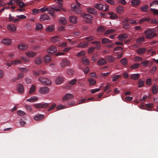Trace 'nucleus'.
I'll use <instances>...</instances> for the list:
<instances>
[{
  "label": "nucleus",
  "mask_w": 158,
  "mask_h": 158,
  "mask_svg": "<svg viewBox=\"0 0 158 158\" xmlns=\"http://www.w3.org/2000/svg\"><path fill=\"white\" fill-rule=\"evenodd\" d=\"M156 30L154 28H147L144 31L146 38L149 39L156 37L157 35V34L156 33Z\"/></svg>",
  "instance_id": "f257e3e1"
},
{
  "label": "nucleus",
  "mask_w": 158,
  "mask_h": 158,
  "mask_svg": "<svg viewBox=\"0 0 158 158\" xmlns=\"http://www.w3.org/2000/svg\"><path fill=\"white\" fill-rule=\"evenodd\" d=\"M76 5H75L74 4H72L71 5V10L73 11L75 13L78 14L80 13L81 12L79 8L81 5V4L80 3L77 2H76Z\"/></svg>",
  "instance_id": "f03ea898"
},
{
  "label": "nucleus",
  "mask_w": 158,
  "mask_h": 158,
  "mask_svg": "<svg viewBox=\"0 0 158 158\" xmlns=\"http://www.w3.org/2000/svg\"><path fill=\"white\" fill-rule=\"evenodd\" d=\"M39 80L40 81L46 85H50L51 83V81L50 80L42 77H40Z\"/></svg>",
  "instance_id": "7ed1b4c3"
},
{
  "label": "nucleus",
  "mask_w": 158,
  "mask_h": 158,
  "mask_svg": "<svg viewBox=\"0 0 158 158\" xmlns=\"http://www.w3.org/2000/svg\"><path fill=\"white\" fill-rule=\"evenodd\" d=\"M70 64V62L66 59H63L60 63V66L61 68H63L66 66H69Z\"/></svg>",
  "instance_id": "20e7f679"
},
{
  "label": "nucleus",
  "mask_w": 158,
  "mask_h": 158,
  "mask_svg": "<svg viewBox=\"0 0 158 158\" xmlns=\"http://www.w3.org/2000/svg\"><path fill=\"white\" fill-rule=\"evenodd\" d=\"M49 90V89L48 87H43L40 88L39 92L40 94H45L48 93Z\"/></svg>",
  "instance_id": "39448f33"
},
{
  "label": "nucleus",
  "mask_w": 158,
  "mask_h": 158,
  "mask_svg": "<svg viewBox=\"0 0 158 158\" xmlns=\"http://www.w3.org/2000/svg\"><path fill=\"white\" fill-rule=\"evenodd\" d=\"M128 21L129 19L128 18H126L123 19V28L127 29L130 27V26L129 23H128Z\"/></svg>",
  "instance_id": "423d86ee"
},
{
  "label": "nucleus",
  "mask_w": 158,
  "mask_h": 158,
  "mask_svg": "<svg viewBox=\"0 0 158 158\" xmlns=\"http://www.w3.org/2000/svg\"><path fill=\"white\" fill-rule=\"evenodd\" d=\"M36 52L32 51H27L25 53V55L29 57H34L36 55Z\"/></svg>",
  "instance_id": "0eeeda50"
},
{
  "label": "nucleus",
  "mask_w": 158,
  "mask_h": 158,
  "mask_svg": "<svg viewBox=\"0 0 158 158\" xmlns=\"http://www.w3.org/2000/svg\"><path fill=\"white\" fill-rule=\"evenodd\" d=\"M18 47L21 50H25L27 49L28 46L26 44L21 43L18 45Z\"/></svg>",
  "instance_id": "6e6552de"
},
{
  "label": "nucleus",
  "mask_w": 158,
  "mask_h": 158,
  "mask_svg": "<svg viewBox=\"0 0 158 158\" xmlns=\"http://www.w3.org/2000/svg\"><path fill=\"white\" fill-rule=\"evenodd\" d=\"M1 43L3 44L9 45L11 44L12 42L11 39L5 38L2 39L1 41Z\"/></svg>",
  "instance_id": "1a4fd4ad"
},
{
  "label": "nucleus",
  "mask_w": 158,
  "mask_h": 158,
  "mask_svg": "<svg viewBox=\"0 0 158 158\" xmlns=\"http://www.w3.org/2000/svg\"><path fill=\"white\" fill-rule=\"evenodd\" d=\"M74 96L73 94L68 93L66 94L63 97V100L66 101L68 99H72Z\"/></svg>",
  "instance_id": "9d476101"
},
{
  "label": "nucleus",
  "mask_w": 158,
  "mask_h": 158,
  "mask_svg": "<svg viewBox=\"0 0 158 158\" xmlns=\"http://www.w3.org/2000/svg\"><path fill=\"white\" fill-rule=\"evenodd\" d=\"M116 10L118 13H123L124 11L123 7L121 5H118L116 8Z\"/></svg>",
  "instance_id": "9b49d317"
},
{
  "label": "nucleus",
  "mask_w": 158,
  "mask_h": 158,
  "mask_svg": "<svg viewBox=\"0 0 158 158\" xmlns=\"http://www.w3.org/2000/svg\"><path fill=\"white\" fill-rule=\"evenodd\" d=\"M50 17L48 15L44 14L40 16V21H44L46 20H49Z\"/></svg>",
  "instance_id": "f8f14e48"
},
{
  "label": "nucleus",
  "mask_w": 158,
  "mask_h": 158,
  "mask_svg": "<svg viewBox=\"0 0 158 158\" xmlns=\"http://www.w3.org/2000/svg\"><path fill=\"white\" fill-rule=\"evenodd\" d=\"M44 115L41 114H38L35 115L34 117V119L37 121H40L44 119Z\"/></svg>",
  "instance_id": "ddd939ff"
},
{
  "label": "nucleus",
  "mask_w": 158,
  "mask_h": 158,
  "mask_svg": "<svg viewBox=\"0 0 158 158\" xmlns=\"http://www.w3.org/2000/svg\"><path fill=\"white\" fill-rule=\"evenodd\" d=\"M106 63L105 60L103 58H100L97 61V64L98 65L102 66L104 65Z\"/></svg>",
  "instance_id": "4468645a"
},
{
  "label": "nucleus",
  "mask_w": 158,
  "mask_h": 158,
  "mask_svg": "<svg viewBox=\"0 0 158 158\" xmlns=\"http://www.w3.org/2000/svg\"><path fill=\"white\" fill-rule=\"evenodd\" d=\"M61 40V38L57 35L53 36L51 38V41L53 43L58 42L60 41Z\"/></svg>",
  "instance_id": "2eb2a0df"
},
{
  "label": "nucleus",
  "mask_w": 158,
  "mask_h": 158,
  "mask_svg": "<svg viewBox=\"0 0 158 158\" xmlns=\"http://www.w3.org/2000/svg\"><path fill=\"white\" fill-rule=\"evenodd\" d=\"M47 51L49 53H52L57 51V48L56 47L52 46L48 48Z\"/></svg>",
  "instance_id": "dca6fc26"
},
{
  "label": "nucleus",
  "mask_w": 158,
  "mask_h": 158,
  "mask_svg": "<svg viewBox=\"0 0 158 158\" xmlns=\"http://www.w3.org/2000/svg\"><path fill=\"white\" fill-rule=\"evenodd\" d=\"M69 21L73 23H76L77 22V19L75 16L72 15L69 17Z\"/></svg>",
  "instance_id": "f3484780"
},
{
  "label": "nucleus",
  "mask_w": 158,
  "mask_h": 158,
  "mask_svg": "<svg viewBox=\"0 0 158 158\" xmlns=\"http://www.w3.org/2000/svg\"><path fill=\"white\" fill-rule=\"evenodd\" d=\"M17 88L19 92L20 93H23L24 90V87L22 84H18Z\"/></svg>",
  "instance_id": "a211bd4d"
},
{
  "label": "nucleus",
  "mask_w": 158,
  "mask_h": 158,
  "mask_svg": "<svg viewBox=\"0 0 158 158\" xmlns=\"http://www.w3.org/2000/svg\"><path fill=\"white\" fill-rule=\"evenodd\" d=\"M127 37V35L126 34H123L119 35L118 36V38L120 41H123L126 39Z\"/></svg>",
  "instance_id": "6ab92c4d"
},
{
  "label": "nucleus",
  "mask_w": 158,
  "mask_h": 158,
  "mask_svg": "<svg viewBox=\"0 0 158 158\" xmlns=\"http://www.w3.org/2000/svg\"><path fill=\"white\" fill-rule=\"evenodd\" d=\"M59 23L63 25H65L67 22L66 19L64 17H60L59 19Z\"/></svg>",
  "instance_id": "aec40b11"
},
{
  "label": "nucleus",
  "mask_w": 158,
  "mask_h": 158,
  "mask_svg": "<svg viewBox=\"0 0 158 158\" xmlns=\"http://www.w3.org/2000/svg\"><path fill=\"white\" fill-rule=\"evenodd\" d=\"M7 28L9 30L11 31H14L16 30V27L13 24L8 25Z\"/></svg>",
  "instance_id": "412c9836"
},
{
  "label": "nucleus",
  "mask_w": 158,
  "mask_h": 158,
  "mask_svg": "<svg viewBox=\"0 0 158 158\" xmlns=\"http://www.w3.org/2000/svg\"><path fill=\"white\" fill-rule=\"evenodd\" d=\"M15 2L18 4L20 8H23L25 6V4L22 1V0H15Z\"/></svg>",
  "instance_id": "4be33fe9"
},
{
  "label": "nucleus",
  "mask_w": 158,
  "mask_h": 158,
  "mask_svg": "<svg viewBox=\"0 0 158 158\" xmlns=\"http://www.w3.org/2000/svg\"><path fill=\"white\" fill-rule=\"evenodd\" d=\"M38 99V98L36 96L31 97L30 98L26 100L27 102H36Z\"/></svg>",
  "instance_id": "5701e85b"
},
{
  "label": "nucleus",
  "mask_w": 158,
  "mask_h": 158,
  "mask_svg": "<svg viewBox=\"0 0 158 158\" xmlns=\"http://www.w3.org/2000/svg\"><path fill=\"white\" fill-rule=\"evenodd\" d=\"M64 80V78L62 77H57L55 80V83L56 84H59L62 83Z\"/></svg>",
  "instance_id": "b1692460"
},
{
  "label": "nucleus",
  "mask_w": 158,
  "mask_h": 158,
  "mask_svg": "<svg viewBox=\"0 0 158 158\" xmlns=\"http://www.w3.org/2000/svg\"><path fill=\"white\" fill-rule=\"evenodd\" d=\"M94 6L96 9L100 10H103L104 7L103 5L99 3H96L94 4Z\"/></svg>",
  "instance_id": "393cba45"
},
{
  "label": "nucleus",
  "mask_w": 158,
  "mask_h": 158,
  "mask_svg": "<svg viewBox=\"0 0 158 158\" xmlns=\"http://www.w3.org/2000/svg\"><path fill=\"white\" fill-rule=\"evenodd\" d=\"M130 78L134 80H137L139 78V74L138 73L131 74Z\"/></svg>",
  "instance_id": "a878e982"
},
{
  "label": "nucleus",
  "mask_w": 158,
  "mask_h": 158,
  "mask_svg": "<svg viewBox=\"0 0 158 158\" xmlns=\"http://www.w3.org/2000/svg\"><path fill=\"white\" fill-rule=\"evenodd\" d=\"M87 11L89 13L94 15L97 14V11L94 8H88L87 9Z\"/></svg>",
  "instance_id": "bb28decb"
},
{
  "label": "nucleus",
  "mask_w": 158,
  "mask_h": 158,
  "mask_svg": "<svg viewBox=\"0 0 158 158\" xmlns=\"http://www.w3.org/2000/svg\"><path fill=\"white\" fill-rule=\"evenodd\" d=\"M55 29V26L52 25L49 26L46 29V31L47 32H50L53 31Z\"/></svg>",
  "instance_id": "cd10ccee"
},
{
  "label": "nucleus",
  "mask_w": 158,
  "mask_h": 158,
  "mask_svg": "<svg viewBox=\"0 0 158 158\" xmlns=\"http://www.w3.org/2000/svg\"><path fill=\"white\" fill-rule=\"evenodd\" d=\"M43 60L41 57H36L35 60V62L37 64H40L42 63Z\"/></svg>",
  "instance_id": "c85d7f7f"
},
{
  "label": "nucleus",
  "mask_w": 158,
  "mask_h": 158,
  "mask_svg": "<svg viewBox=\"0 0 158 158\" xmlns=\"http://www.w3.org/2000/svg\"><path fill=\"white\" fill-rule=\"evenodd\" d=\"M52 60L51 57L48 55H46L44 58V61L45 63L50 62Z\"/></svg>",
  "instance_id": "c756f323"
},
{
  "label": "nucleus",
  "mask_w": 158,
  "mask_h": 158,
  "mask_svg": "<svg viewBox=\"0 0 158 158\" xmlns=\"http://www.w3.org/2000/svg\"><path fill=\"white\" fill-rule=\"evenodd\" d=\"M152 90L153 94H156L158 90L157 85H154L152 88Z\"/></svg>",
  "instance_id": "7c9ffc66"
},
{
  "label": "nucleus",
  "mask_w": 158,
  "mask_h": 158,
  "mask_svg": "<svg viewBox=\"0 0 158 158\" xmlns=\"http://www.w3.org/2000/svg\"><path fill=\"white\" fill-rule=\"evenodd\" d=\"M146 50V49L145 48H139L137 50L136 52L137 53L141 55L144 53Z\"/></svg>",
  "instance_id": "2f4dec72"
},
{
  "label": "nucleus",
  "mask_w": 158,
  "mask_h": 158,
  "mask_svg": "<svg viewBox=\"0 0 158 158\" xmlns=\"http://www.w3.org/2000/svg\"><path fill=\"white\" fill-rule=\"evenodd\" d=\"M82 62L86 65H88L89 64V62L88 59L85 57L82 58L81 59Z\"/></svg>",
  "instance_id": "473e14b6"
},
{
  "label": "nucleus",
  "mask_w": 158,
  "mask_h": 158,
  "mask_svg": "<svg viewBox=\"0 0 158 158\" xmlns=\"http://www.w3.org/2000/svg\"><path fill=\"white\" fill-rule=\"evenodd\" d=\"M43 28L42 25L40 23H37L35 24V29L36 30H40L43 29Z\"/></svg>",
  "instance_id": "72a5a7b5"
},
{
  "label": "nucleus",
  "mask_w": 158,
  "mask_h": 158,
  "mask_svg": "<svg viewBox=\"0 0 158 158\" xmlns=\"http://www.w3.org/2000/svg\"><path fill=\"white\" fill-rule=\"evenodd\" d=\"M102 44H110L112 42L111 40L106 38L102 39Z\"/></svg>",
  "instance_id": "f704fd0d"
},
{
  "label": "nucleus",
  "mask_w": 158,
  "mask_h": 158,
  "mask_svg": "<svg viewBox=\"0 0 158 158\" xmlns=\"http://www.w3.org/2000/svg\"><path fill=\"white\" fill-rule=\"evenodd\" d=\"M36 86L34 85H32L30 88L29 93L30 94L33 93L36 89Z\"/></svg>",
  "instance_id": "c9c22d12"
},
{
  "label": "nucleus",
  "mask_w": 158,
  "mask_h": 158,
  "mask_svg": "<svg viewBox=\"0 0 158 158\" xmlns=\"http://www.w3.org/2000/svg\"><path fill=\"white\" fill-rule=\"evenodd\" d=\"M18 69L22 73H27L29 71V69L26 67H20L18 68Z\"/></svg>",
  "instance_id": "e433bc0d"
},
{
  "label": "nucleus",
  "mask_w": 158,
  "mask_h": 158,
  "mask_svg": "<svg viewBox=\"0 0 158 158\" xmlns=\"http://www.w3.org/2000/svg\"><path fill=\"white\" fill-rule=\"evenodd\" d=\"M20 58L23 62L25 63H28L30 61V60L28 57L25 56H21Z\"/></svg>",
  "instance_id": "4c0bfd02"
},
{
  "label": "nucleus",
  "mask_w": 158,
  "mask_h": 158,
  "mask_svg": "<svg viewBox=\"0 0 158 158\" xmlns=\"http://www.w3.org/2000/svg\"><path fill=\"white\" fill-rule=\"evenodd\" d=\"M88 81L89 82L90 85H94L96 83V81L94 79L92 78H89Z\"/></svg>",
  "instance_id": "58836bf2"
},
{
  "label": "nucleus",
  "mask_w": 158,
  "mask_h": 158,
  "mask_svg": "<svg viewBox=\"0 0 158 158\" xmlns=\"http://www.w3.org/2000/svg\"><path fill=\"white\" fill-rule=\"evenodd\" d=\"M17 114L18 115L22 117L26 115V113L25 112L21 110H18L17 111Z\"/></svg>",
  "instance_id": "ea45409f"
},
{
  "label": "nucleus",
  "mask_w": 158,
  "mask_h": 158,
  "mask_svg": "<svg viewBox=\"0 0 158 158\" xmlns=\"http://www.w3.org/2000/svg\"><path fill=\"white\" fill-rule=\"evenodd\" d=\"M12 65H16L18 64H22V61L19 60H13L12 61Z\"/></svg>",
  "instance_id": "a19ab883"
},
{
  "label": "nucleus",
  "mask_w": 158,
  "mask_h": 158,
  "mask_svg": "<svg viewBox=\"0 0 158 158\" xmlns=\"http://www.w3.org/2000/svg\"><path fill=\"white\" fill-rule=\"evenodd\" d=\"M81 16H82L84 18H86L88 19H93L92 17L91 16V15L89 14H87L85 13H84L81 15Z\"/></svg>",
  "instance_id": "79ce46f5"
},
{
  "label": "nucleus",
  "mask_w": 158,
  "mask_h": 158,
  "mask_svg": "<svg viewBox=\"0 0 158 158\" xmlns=\"http://www.w3.org/2000/svg\"><path fill=\"white\" fill-rule=\"evenodd\" d=\"M140 3L139 0H132L131 2V4L133 5L137 6Z\"/></svg>",
  "instance_id": "37998d69"
},
{
  "label": "nucleus",
  "mask_w": 158,
  "mask_h": 158,
  "mask_svg": "<svg viewBox=\"0 0 158 158\" xmlns=\"http://www.w3.org/2000/svg\"><path fill=\"white\" fill-rule=\"evenodd\" d=\"M145 39V38L144 37H141L137 39L136 40V42L138 44H139L144 41Z\"/></svg>",
  "instance_id": "c03bdc74"
},
{
  "label": "nucleus",
  "mask_w": 158,
  "mask_h": 158,
  "mask_svg": "<svg viewBox=\"0 0 158 158\" xmlns=\"http://www.w3.org/2000/svg\"><path fill=\"white\" fill-rule=\"evenodd\" d=\"M138 87L140 88L143 86L144 85V81L141 79H140L138 81Z\"/></svg>",
  "instance_id": "a18cd8bd"
},
{
  "label": "nucleus",
  "mask_w": 158,
  "mask_h": 158,
  "mask_svg": "<svg viewBox=\"0 0 158 158\" xmlns=\"http://www.w3.org/2000/svg\"><path fill=\"white\" fill-rule=\"evenodd\" d=\"M116 31L115 29H109L107 30L104 33L105 35L109 34Z\"/></svg>",
  "instance_id": "49530a36"
},
{
  "label": "nucleus",
  "mask_w": 158,
  "mask_h": 158,
  "mask_svg": "<svg viewBox=\"0 0 158 158\" xmlns=\"http://www.w3.org/2000/svg\"><path fill=\"white\" fill-rule=\"evenodd\" d=\"M148 7L147 5H144L141 7V10L143 12H146L148 11Z\"/></svg>",
  "instance_id": "de8ad7c7"
},
{
  "label": "nucleus",
  "mask_w": 158,
  "mask_h": 158,
  "mask_svg": "<svg viewBox=\"0 0 158 158\" xmlns=\"http://www.w3.org/2000/svg\"><path fill=\"white\" fill-rule=\"evenodd\" d=\"M105 1L111 5H115L117 4V3L113 0H105Z\"/></svg>",
  "instance_id": "09e8293b"
},
{
  "label": "nucleus",
  "mask_w": 158,
  "mask_h": 158,
  "mask_svg": "<svg viewBox=\"0 0 158 158\" xmlns=\"http://www.w3.org/2000/svg\"><path fill=\"white\" fill-rule=\"evenodd\" d=\"M140 65V64L135 63L131 66V68L133 69L138 68L139 67Z\"/></svg>",
  "instance_id": "8fccbe9b"
},
{
  "label": "nucleus",
  "mask_w": 158,
  "mask_h": 158,
  "mask_svg": "<svg viewBox=\"0 0 158 158\" xmlns=\"http://www.w3.org/2000/svg\"><path fill=\"white\" fill-rule=\"evenodd\" d=\"M121 77V76L120 75H117L115 76L112 77V81H115Z\"/></svg>",
  "instance_id": "3c124183"
},
{
  "label": "nucleus",
  "mask_w": 158,
  "mask_h": 158,
  "mask_svg": "<svg viewBox=\"0 0 158 158\" xmlns=\"http://www.w3.org/2000/svg\"><path fill=\"white\" fill-rule=\"evenodd\" d=\"M107 60L109 62H113L114 60V58L111 56H109L106 57Z\"/></svg>",
  "instance_id": "603ef678"
},
{
  "label": "nucleus",
  "mask_w": 158,
  "mask_h": 158,
  "mask_svg": "<svg viewBox=\"0 0 158 158\" xmlns=\"http://www.w3.org/2000/svg\"><path fill=\"white\" fill-rule=\"evenodd\" d=\"M109 14L110 15V18L111 19H114L117 17L116 15L114 13H109Z\"/></svg>",
  "instance_id": "864d4df0"
},
{
  "label": "nucleus",
  "mask_w": 158,
  "mask_h": 158,
  "mask_svg": "<svg viewBox=\"0 0 158 158\" xmlns=\"http://www.w3.org/2000/svg\"><path fill=\"white\" fill-rule=\"evenodd\" d=\"M48 14L50 15L53 18L56 17V16L55 14H54V11L52 10H50L48 9Z\"/></svg>",
  "instance_id": "5fc2aeb1"
},
{
  "label": "nucleus",
  "mask_w": 158,
  "mask_h": 158,
  "mask_svg": "<svg viewBox=\"0 0 158 158\" xmlns=\"http://www.w3.org/2000/svg\"><path fill=\"white\" fill-rule=\"evenodd\" d=\"M95 37L93 36H91L89 37H87L85 38V39L87 41H90L94 40L95 39Z\"/></svg>",
  "instance_id": "6e6d98bb"
},
{
  "label": "nucleus",
  "mask_w": 158,
  "mask_h": 158,
  "mask_svg": "<svg viewBox=\"0 0 158 158\" xmlns=\"http://www.w3.org/2000/svg\"><path fill=\"white\" fill-rule=\"evenodd\" d=\"M150 20V19L148 18L142 19L139 21V23L140 24L144 21L148 22Z\"/></svg>",
  "instance_id": "4d7b16f0"
},
{
  "label": "nucleus",
  "mask_w": 158,
  "mask_h": 158,
  "mask_svg": "<svg viewBox=\"0 0 158 158\" xmlns=\"http://www.w3.org/2000/svg\"><path fill=\"white\" fill-rule=\"evenodd\" d=\"M149 63L148 60H145L141 63V64L143 66H147Z\"/></svg>",
  "instance_id": "13d9d810"
},
{
  "label": "nucleus",
  "mask_w": 158,
  "mask_h": 158,
  "mask_svg": "<svg viewBox=\"0 0 158 158\" xmlns=\"http://www.w3.org/2000/svg\"><path fill=\"white\" fill-rule=\"evenodd\" d=\"M105 30V28L102 26L99 27L97 29V31L101 32H103Z\"/></svg>",
  "instance_id": "bf43d9fd"
},
{
  "label": "nucleus",
  "mask_w": 158,
  "mask_h": 158,
  "mask_svg": "<svg viewBox=\"0 0 158 158\" xmlns=\"http://www.w3.org/2000/svg\"><path fill=\"white\" fill-rule=\"evenodd\" d=\"M65 106L63 105L62 104L58 106L56 108V109L59 110L61 109H63L64 108H65Z\"/></svg>",
  "instance_id": "052dcab7"
},
{
  "label": "nucleus",
  "mask_w": 158,
  "mask_h": 158,
  "mask_svg": "<svg viewBox=\"0 0 158 158\" xmlns=\"http://www.w3.org/2000/svg\"><path fill=\"white\" fill-rule=\"evenodd\" d=\"M51 9H52L53 10H54L56 11L57 12L60 11V9L57 8L56 6H54L52 5L51 7Z\"/></svg>",
  "instance_id": "680f3d73"
},
{
  "label": "nucleus",
  "mask_w": 158,
  "mask_h": 158,
  "mask_svg": "<svg viewBox=\"0 0 158 158\" xmlns=\"http://www.w3.org/2000/svg\"><path fill=\"white\" fill-rule=\"evenodd\" d=\"M121 63L124 65H126L127 64V60L126 58L122 59L121 60Z\"/></svg>",
  "instance_id": "e2e57ef3"
},
{
  "label": "nucleus",
  "mask_w": 158,
  "mask_h": 158,
  "mask_svg": "<svg viewBox=\"0 0 158 158\" xmlns=\"http://www.w3.org/2000/svg\"><path fill=\"white\" fill-rule=\"evenodd\" d=\"M25 107L27 110L30 112H31L32 110V107L31 106L26 105H25Z\"/></svg>",
  "instance_id": "0e129e2a"
},
{
  "label": "nucleus",
  "mask_w": 158,
  "mask_h": 158,
  "mask_svg": "<svg viewBox=\"0 0 158 158\" xmlns=\"http://www.w3.org/2000/svg\"><path fill=\"white\" fill-rule=\"evenodd\" d=\"M129 21L130 23L132 24L135 25L137 23V21L136 19H129Z\"/></svg>",
  "instance_id": "69168bd1"
},
{
  "label": "nucleus",
  "mask_w": 158,
  "mask_h": 158,
  "mask_svg": "<svg viewBox=\"0 0 158 158\" xmlns=\"http://www.w3.org/2000/svg\"><path fill=\"white\" fill-rule=\"evenodd\" d=\"M33 105L36 108H42V103H35Z\"/></svg>",
  "instance_id": "338daca9"
},
{
  "label": "nucleus",
  "mask_w": 158,
  "mask_h": 158,
  "mask_svg": "<svg viewBox=\"0 0 158 158\" xmlns=\"http://www.w3.org/2000/svg\"><path fill=\"white\" fill-rule=\"evenodd\" d=\"M85 53L84 52L81 51L77 55V57H81L84 56L85 55Z\"/></svg>",
  "instance_id": "774afa93"
}]
</instances>
